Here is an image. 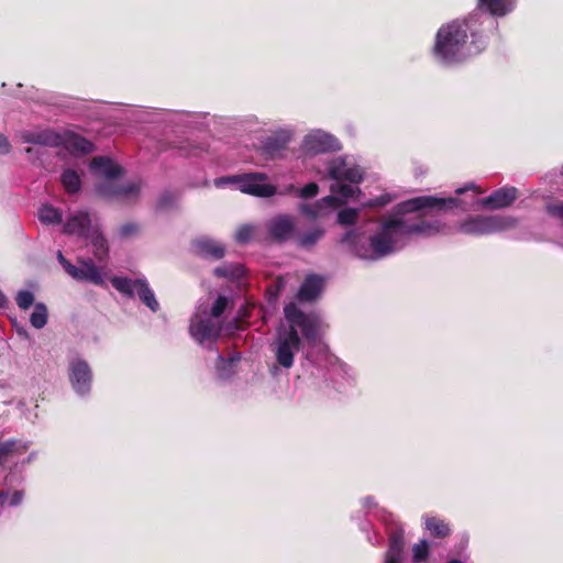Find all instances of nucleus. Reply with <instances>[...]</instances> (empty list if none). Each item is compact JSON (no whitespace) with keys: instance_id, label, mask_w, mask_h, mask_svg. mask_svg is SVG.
Instances as JSON below:
<instances>
[{"instance_id":"nucleus-1","label":"nucleus","mask_w":563,"mask_h":563,"mask_svg":"<svg viewBox=\"0 0 563 563\" xmlns=\"http://www.w3.org/2000/svg\"><path fill=\"white\" fill-rule=\"evenodd\" d=\"M457 198H438L421 196L398 205L397 213L382 222L378 230L371 236L369 245L357 242L355 231L347 232L342 242L347 244L354 254L367 261H376L401 250L412 235L430 236L442 231L440 221H415L408 214L417 211L446 210L459 207Z\"/></svg>"},{"instance_id":"nucleus-2","label":"nucleus","mask_w":563,"mask_h":563,"mask_svg":"<svg viewBox=\"0 0 563 563\" xmlns=\"http://www.w3.org/2000/svg\"><path fill=\"white\" fill-rule=\"evenodd\" d=\"M481 18H493V0H478L477 9L468 19L443 24L435 35L434 57L442 64L452 65L481 53L488 44V40L474 29L477 22L483 23Z\"/></svg>"},{"instance_id":"nucleus-3","label":"nucleus","mask_w":563,"mask_h":563,"mask_svg":"<svg viewBox=\"0 0 563 563\" xmlns=\"http://www.w3.org/2000/svg\"><path fill=\"white\" fill-rule=\"evenodd\" d=\"M284 312L288 325L280 324L277 329L275 354L278 364L289 368L294 364V356L299 351L301 343L297 329L301 330L302 336L309 345L316 346L320 351L325 346L320 338L322 322L318 316L303 313L295 303L287 305Z\"/></svg>"},{"instance_id":"nucleus-4","label":"nucleus","mask_w":563,"mask_h":563,"mask_svg":"<svg viewBox=\"0 0 563 563\" xmlns=\"http://www.w3.org/2000/svg\"><path fill=\"white\" fill-rule=\"evenodd\" d=\"M90 168L93 174L101 178L97 185V192L103 198H123L129 199L136 196L140 191V185L135 181L120 185L119 177L123 169L111 158L104 156L95 157L91 161Z\"/></svg>"},{"instance_id":"nucleus-5","label":"nucleus","mask_w":563,"mask_h":563,"mask_svg":"<svg viewBox=\"0 0 563 563\" xmlns=\"http://www.w3.org/2000/svg\"><path fill=\"white\" fill-rule=\"evenodd\" d=\"M229 305L225 296H218L212 306L201 302L190 320V334L199 343L214 341L222 331L221 314Z\"/></svg>"},{"instance_id":"nucleus-6","label":"nucleus","mask_w":563,"mask_h":563,"mask_svg":"<svg viewBox=\"0 0 563 563\" xmlns=\"http://www.w3.org/2000/svg\"><path fill=\"white\" fill-rule=\"evenodd\" d=\"M63 232L65 234L77 235L79 238L90 240L97 249L96 255L98 257H101L107 253L106 239L100 233L98 225L92 223L89 213L86 211H76L71 213L64 224Z\"/></svg>"},{"instance_id":"nucleus-7","label":"nucleus","mask_w":563,"mask_h":563,"mask_svg":"<svg viewBox=\"0 0 563 563\" xmlns=\"http://www.w3.org/2000/svg\"><path fill=\"white\" fill-rule=\"evenodd\" d=\"M266 180L267 176L264 173H249L238 176L221 177L216 179L214 184L217 187L234 185L240 191L256 197H272L277 194V188Z\"/></svg>"},{"instance_id":"nucleus-8","label":"nucleus","mask_w":563,"mask_h":563,"mask_svg":"<svg viewBox=\"0 0 563 563\" xmlns=\"http://www.w3.org/2000/svg\"><path fill=\"white\" fill-rule=\"evenodd\" d=\"M111 284L118 291L129 297H133L136 294L142 302L153 312L159 309V303L145 278L112 277Z\"/></svg>"},{"instance_id":"nucleus-9","label":"nucleus","mask_w":563,"mask_h":563,"mask_svg":"<svg viewBox=\"0 0 563 563\" xmlns=\"http://www.w3.org/2000/svg\"><path fill=\"white\" fill-rule=\"evenodd\" d=\"M329 177L335 181L346 180L358 184L363 180V169L346 157H335L328 163Z\"/></svg>"},{"instance_id":"nucleus-10","label":"nucleus","mask_w":563,"mask_h":563,"mask_svg":"<svg viewBox=\"0 0 563 563\" xmlns=\"http://www.w3.org/2000/svg\"><path fill=\"white\" fill-rule=\"evenodd\" d=\"M301 146L306 154H321L340 148L339 141L333 135L322 130L308 133Z\"/></svg>"},{"instance_id":"nucleus-11","label":"nucleus","mask_w":563,"mask_h":563,"mask_svg":"<svg viewBox=\"0 0 563 563\" xmlns=\"http://www.w3.org/2000/svg\"><path fill=\"white\" fill-rule=\"evenodd\" d=\"M19 137L23 143L45 147H58L63 143V135L49 129L23 130L19 132Z\"/></svg>"},{"instance_id":"nucleus-12","label":"nucleus","mask_w":563,"mask_h":563,"mask_svg":"<svg viewBox=\"0 0 563 563\" xmlns=\"http://www.w3.org/2000/svg\"><path fill=\"white\" fill-rule=\"evenodd\" d=\"M268 232L272 239L284 242L295 232V222L290 216L279 214L268 222Z\"/></svg>"},{"instance_id":"nucleus-13","label":"nucleus","mask_w":563,"mask_h":563,"mask_svg":"<svg viewBox=\"0 0 563 563\" xmlns=\"http://www.w3.org/2000/svg\"><path fill=\"white\" fill-rule=\"evenodd\" d=\"M290 140L291 131L280 130L263 141L261 146L262 153L271 158L277 157L286 148Z\"/></svg>"},{"instance_id":"nucleus-14","label":"nucleus","mask_w":563,"mask_h":563,"mask_svg":"<svg viewBox=\"0 0 563 563\" xmlns=\"http://www.w3.org/2000/svg\"><path fill=\"white\" fill-rule=\"evenodd\" d=\"M389 548L385 556L384 563H402L404 552V531L398 527H390L389 530Z\"/></svg>"},{"instance_id":"nucleus-15","label":"nucleus","mask_w":563,"mask_h":563,"mask_svg":"<svg viewBox=\"0 0 563 563\" xmlns=\"http://www.w3.org/2000/svg\"><path fill=\"white\" fill-rule=\"evenodd\" d=\"M334 208H336V197L327 196L313 205H300L299 210L309 219H316L324 216L328 210H332Z\"/></svg>"},{"instance_id":"nucleus-16","label":"nucleus","mask_w":563,"mask_h":563,"mask_svg":"<svg viewBox=\"0 0 563 563\" xmlns=\"http://www.w3.org/2000/svg\"><path fill=\"white\" fill-rule=\"evenodd\" d=\"M194 246L199 255L213 260L222 258L225 253V249L221 243L207 236L197 239Z\"/></svg>"},{"instance_id":"nucleus-17","label":"nucleus","mask_w":563,"mask_h":563,"mask_svg":"<svg viewBox=\"0 0 563 563\" xmlns=\"http://www.w3.org/2000/svg\"><path fill=\"white\" fill-rule=\"evenodd\" d=\"M324 279L321 276H307L298 291V298L302 301H311L316 299L322 291Z\"/></svg>"},{"instance_id":"nucleus-18","label":"nucleus","mask_w":563,"mask_h":563,"mask_svg":"<svg viewBox=\"0 0 563 563\" xmlns=\"http://www.w3.org/2000/svg\"><path fill=\"white\" fill-rule=\"evenodd\" d=\"M493 230V221L489 217H475L463 222L460 231L466 234L482 235Z\"/></svg>"},{"instance_id":"nucleus-19","label":"nucleus","mask_w":563,"mask_h":563,"mask_svg":"<svg viewBox=\"0 0 563 563\" xmlns=\"http://www.w3.org/2000/svg\"><path fill=\"white\" fill-rule=\"evenodd\" d=\"M68 152L74 155L87 154L93 151V144L77 134L63 135V143Z\"/></svg>"},{"instance_id":"nucleus-20","label":"nucleus","mask_w":563,"mask_h":563,"mask_svg":"<svg viewBox=\"0 0 563 563\" xmlns=\"http://www.w3.org/2000/svg\"><path fill=\"white\" fill-rule=\"evenodd\" d=\"M70 380L74 385H78L79 387L89 385L91 382L89 365L81 360L74 361L70 364Z\"/></svg>"},{"instance_id":"nucleus-21","label":"nucleus","mask_w":563,"mask_h":563,"mask_svg":"<svg viewBox=\"0 0 563 563\" xmlns=\"http://www.w3.org/2000/svg\"><path fill=\"white\" fill-rule=\"evenodd\" d=\"M457 195H463L467 191L473 192V199L471 201H464V208L470 209H479L481 207H486L493 205V194L488 195L485 198H478L477 196L482 192L474 184L467 185L465 187H460L456 190Z\"/></svg>"},{"instance_id":"nucleus-22","label":"nucleus","mask_w":563,"mask_h":563,"mask_svg":"<svg viewBox=\"0 0 563 563\" xmlns=\"http://www.w3.org/2000/svg\"><path fill=\"white\" fill-rule=\"evenodd\" d=\"M331 196L336 197V207L344 203L347 199L354 198L361 191L353 185L341 184L336 181L331 185Z\"/></svg>"},{"instance_id":"nucleus-23","label":"nucleus","mask_w":563,"mask_h":563,"mask_svg":"<svg viewBox=\"0 0 563 563\" xmlns=\"http://www.w3.org/2000/svg\"><path fill=\"white\" fill-rule=\"evenodd\" d=\"M60 181L68 194H76L81 188V179L76 170L66 169L62 174Z\"/></svg>"},{"instance_id":"nucleus-24","label":"nucleus","mask_w":563,"mask_h":563,"mask_svg":"<svg viewBox=\"0 0 563 563\" xmlns=\"http://www.w3.org/2000/svg\"><path fill=\"white\" fill-rule=\"evenodd\" d=\"M517 196L515 187H503L495 190V209L510 206L517 199Z\"/></svg>"},{"instance_id":"nucleus-25","label":"nucleus","mask_w":563,"mask_h":563,"mask_svg":"<svg viewBox=\"0 0 563 563\" xmlns=\"http://www.w3.org/2000/svg\"><path fill=\"white\" fill-rule=\"evenodd\" d=\"M38 219L44 224H58L62 222V212L51 205H44L38 210Z\"/></svg>"},{"instance_id":"nucleus-26","label":"nucleus","mask_w":563,"mask_h":563,"mask_svg":"<svg viewBox=\"0 0 563 563\" xmlns=\"http://www.w3.org/2000/svg\"><path fill=\"white\" fill-rule=\"evenodd\" d=\"M426 529L435 538H444L450 533L448 523L434 517L426 519Z\"/></svg>"},{"instance_id":"nucleus-27","label":"nucleus","mask_w":563,"mask_h":563,"mask_svg":"<svg viewBox=\"0 0 563 563\" xmlns=\"http://www.w3.org/2000/svg\"><path fill=\"white\" fill-rule=\"evenodd\" d=\"M323 234L324 231L322 229L314 228L299 235L297 239V244L302 249H311L323 236Z\"/></svg>"},{"instance_id":"nucleus-28","label":"nucleus","mask_w":563,"mask_h":563,"mask_svg":"<svg viewBox=\"0 0 563 563\" xmlns=\"http://www.w3.org/2000/svg\"><path fill=\"white\" fill-rule=\"evenodd\" d=\"M48 319L47 308L43 302L34 305V310L31 313L30 322L35 329H42L46 325Z\"/></svg>"},{"instance_id":"nucleus-29","label":"nucleus","mask_w":563,"mask_h":563,"mask_svg":"<svg viewBox=\"0 0 563 563\" xmlns=\"http://www.w3.org/2000/svg\"><path fill=\"white\" fill-rule=\"evenodd\" d=\"M239 361H240L239 354H233L228 358H224L222 355H218V361H217L218 374L222 377L230 376L233 373L234 366Z\"/></svg>"},{"instance_id":"nucleus-30","label":"nucleus","mask_w":563,"mask_h":563,"mask_svg":"<svg viewBox=\"0 0 563 563\" xmlns=\"http://www.w3.org/2000/svg\"><path fill=\"white\" fill-rule=\"evenodd\" d=\"M214 275L225 277L229 279H239L244 275V267L242 265L225 264L214 269Z\"/></svg>"},{"instance_id":"nucleus-31","label":"nucleus","mask_w":563,"mask_h":563,"mask_svg":"<svg viewBox=\"0 0 563 563\" xmlns=\"http://www.w3.org/2000/svg\"><path fill=\"white\" fill-rule=\"evenodd\" d=\"M84 282H89L95 285H103V274L99 267H97L92 261H86V275Z\"/></svg>"},{"instance_id":"nucleus-32","label":"nucleus","mask_w":563,"mask_h":563,"mask_svg":"<svg viewBox=\"0 0 563 563\" xmlns=\"http://www.w3.org/2000/svg\"><path fill=\"white\" fill-rule=\"evenodd\" d=\"M318 191H319L318 185L316 183H309L301 189H297L294 185H289L285 189L284 194L296 192L300 198L307 199V198H312V197L317 196Z\"/></svg>"},{"instance_id":"nucleus-33","label":"nucleus","mask_w":563,"mask_h":563,"mask_svg":"<svg viewBox=\"0 0 563 563\" xmlns=\"http://www.w3.org/2000/svg\"><path fill=\"white\" fill-rule=\"evenodd\" d=\"M363 507L364 508H376V512H375V516L382 520L385 525H389L393 522V515L390 512H388L386 509L384 508H377V504L375 503L374 498L373 497H365L363 499Z\"/></svg>"},{"instance_id":"nucleus-34","label":"nucleus","mask_w":563,"mask_h":563,"mask_svg":"<svg viewBox=\"0 0 563 563\" xmlns=\"http://www.w3.org/2000/svg\"><path fill=\"white\" fill-rule=\"evenodd\" d=\"M358 218V209L346 208L338 213V222L342 225H351L356 222Z\"/></svg>"},{"instance_id":"nucleus-35","label":"nucleus","mask_w":563,"mask_h":563,"mask_svg":"<svg viewBox=\"0 0 563 563\" xmlns=\"http://www.w3.org/2000/svg\"><path fill=\"white\" fill-rule=\"evenodd\" d=\"M429 554V544L426 540H421L416 543L412 549V561L413 563H420L427 559Z\"/></svg>"},{"instance_id":"nucleus-36","label":"nucleus","mask_w":563,"mask_h":563,"mask_svg":"<svg viewBox=\"0 0 563 563\" xmlns=\"http://www.w3.org/2000/svg\"><path fill=\"white\" fill-rule=\"evenodd\" d=\"M516 5V0H495V18L505 16L510 13Z\"/></svg>"},{"instance_id":"nucleus-37","label":"nucleus","mask_w":563,"mask_h":563,"mask_svg":"<svg viewBox=\"0 0 563 563\" xmlns=\"http://www.w3.org/2000/svg\"><path fill=\"white\" fill-rule=\"evenodd\" d=\"M15 300L20 309L26 310L34 303V295L29 290H21L18 292Z\"/></svg>"},{"instance_id":"nucleus-38","label":"nucleus","mask_w":563,"mask_h":563,"mask_svg":"<svg viewBox=\"0 0 563 563\" xmlns=\"http://www.w3.org/2000/svg\"><path fill=\"white\" fill-rule=\"evenodd\" d=\"M254 234V227L245 224L238 229L235 233V240L239 243H246L249 242Z\"/></svg>"},{"instance_id":"nucleus-39","label":"nucleus","mask_w":563,"mask_h":563,"mask_svg":"<svg viewBox=\"0 0 563 563\" xmlns=\"http://www.w3.org/2000/svg\"><path fill=\"white\" fill-rule=\"evenodd\" d=\"M67 274L78 282H84L86 277V262H82L80 266L67 264Z\"/></svg>"},{"instance_id":"nucleus-40","label":"nucleus","mask_w":563,"mask_h":563,"mask_svg":"<svg viewBox=\"0 0 563 563\" xmlns=\"http://www.w3.org/2000/svg\"><path fill=\"white\" fill-rule=\"evenodd\" d=\"M545 210L549 216L563 222V201L548 203Z\"/></svg>"},{"instance_id":"nucleus-41","label":"nucleus","mask_w":563,"mask_h":563,"mask_svg":"<svg viewBox=\"0 0 563 563\" xmlns=\"http://www.w3.org/2000/svg\"><path fill=\"white\" fill-rule=\"evenodd\" d=\"M140 231V228L136 223L128 222L120 227L119 235L122 239H128L135 235Z\"/></svg>"},{"instance_id":"nucleus-42","label":"nucleus","mask_w":563,"mask_h":563,"mask_svg":"<svg viewBox=\"0 0 563 563\" xmlns=\"http://www.w3.org/2000/svg\"><path fill=\"white\" fill-rule=\"evenodd\" d=\"M14 446L15 440H7L3 442L0 441V459L12 452Z\"/></svg>"},{"instance_id":"nucleus-43","label":"nucleus","mask_w":563,"mask_h":563,"mask_svg":"<svg viewBox=\"0 0 563 563\" xmlns=\"http://www.w3.org/2000/svg\"><path fill=\"white\" fill-rule=\"evenodd\" d=\"M24 497L23 490H15L13 494H10L8 506L10 507H16L19 506Z\"/></svg>"},{"instance_id":"nucleus-44","label":"nucleus","mask_w":563,"mask_h":563,"mask_svg":"<svg viewBox=\"0 0 563 563\" xmlns=\"http://www.w3.org/2000/svg\"><path fill=\"white\" fill-rule=\"evenodd\" d=\"M11 151V145L5 135L0 133V154H8Z\"/></svg>"},{"instance_id":"nucleus-45","label":"nucleus","mask_w":563,"mask_h":563,"mask_svg":"<svg viewBox=\"0 0 563 563\" xmlns=\"http://www.w3.org/2000/svg\"><path fill=\"white\" fill-rule=\"evenodd\" d=\"M387 202V200L384 197L376 198L374 200H369L365 206L368 207H377V206H384Z\"/></svg>"},{"instance_id":"nucleus-46","label":"nucleus","mask_w":563,"mask_h":563,"mask_svg":"<svg viewBox=\"0 0 563 563\" xmlns=\"http://www.w3.org/2000/svg\"><path fill=\"white\" fill-rule=\"evenodd\" d=\"M57 258H58V262L60 263V265L64 267V269L67 272V264H71L70 262H68L63 253L60 251H58L57 253Z\"/></svg>"},{"instance_id":"nucleus-47","label":"nucleus","mask_w":563,"mask_h":563,"mask_svg":"<svg viewBox=\"0 0 563 563\" xmlns=\"http://www.w3.org/2000/svg\"><path fill=\"white\" fill-rule=\"evenodd\" d=\"M10 493L8 490L0 492V504L8 505Z\"/></svg>"},{"instance_id":"nucleus-48","label":"nucleus","mask_w":563,"mask_h":563,"mask_svg":"<svg viewBox=\"0 0 563 563\" xmlns=\"http://www.w3.org/2000/svg\"><path fill=\"white\" fill-rule=\"evenodd\" d=\"M494 225H495V230L497 229H505L508 227V224H505V223H501L497 217H495V222H494Z\"/></svg>"},{"instance_id":"nucleus-49","label":"nucleus","mask_w":563,"mask_h":563,"mask_svg":"<svg viewBox=\"0 0 563 563\" xmlns=\"http://www.w3.org/2000/svg\"><path fill=\"white\" fill-rule=\"evenodd\" d=\"M284 283L280 278L277 279V289L274 294H271V296H274L275 298L277 297L278 295V291L280 290V288L283 287Z\"/></svg>"},{"instance_id":"nucleus-50","label":"nucleus","mask_w":563,"mask_h":563,"mask_svg":"<svg viewBox=\"0 0 563 563\" xmlns=\"http://www.w3.org/2000/svg\"><path fill=\"white\" fill-rule=\"evenodd\" d=\"M7 305V298L0 290V307H4Z\"/></svg>"},{"instance_id":"nucleus-51","label":"nucleus","mask_w":563,"mask_h":563,"mask_svg":"<svg viewBox=\"0 0 563 563\" xmlns=\"http://www.w3.org/2000/svg\"><path fill=\"white\" fill-rule=\"evenodd\" d=\"M80 397H86L88 395L89 389H77Z\"/></svg>"},{"instance_id":"nucleus-52","label":"nucleus","mask_w":563,"mask_h":563,"mask_svg":"<svg viewBox=\"0 0 563 563\" xmlns=\"http://www.w3.org/2000/svg\"><path fill=\"white\" fill-rule=\"evenodd\" d=\"M448 563H464V562H462L461 560H457V559H452Z\"/></svg>"},{"instance_id":"nucleus-53","label":"nucleus","mask_w":563,"mask_h":563,"mask_svg":"<svg viewBox=\"0 0 563 563\" xmlns=\"http://www.w3.org/2000/svg\"><path fill=\"white\" fill-rule=\"evenodd\" d=\"M25 152H26L29 155H32V154H33V152H34V150H33V148H31V147H27V148L25 150Z\"/></svg>"},{"instance_id":"nucleus-54","label":"nucleus","mask_w":563,"mask_h":563,"mask_svg":"<svg viewBox=\"0 0 563 563\" xmlns=\"http://www.w3.org/2000/svg\"><path fill=\"white\" fill-rule=\"evenodd\" d=\"M562 175H563V166H562Z\"/></svg>"}]
</instances>
